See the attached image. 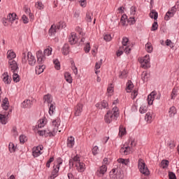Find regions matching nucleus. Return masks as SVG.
I'll list each match as a JSON object with an SVG mask.
<instances>
[{"mask_svg":"<svg viewBox=\"0 0 179 179\" xmlns=\"http://www.w3.org/2000/svg\"><path fill=\"white\" fill-rule=\"evenodd\" d=\"M107 172V166L102 165L101 167H99V169L96 172V174L98 177H103L104 176V173Z\"/></svg>","mask_w":179,"mask_h":179,"instance_id":"obj_11","label":"nucleus"},{"mask_svg":"<svg viewBox=\"0 0 179 179\" xmlns=\"http://www.w3.org/2000/svg\"><path fill=\"white\" fill-rule=\"evenodd\" d=\"M13 80L14 82H15V83H17V82H20V76L17 75V72L13 73Z\"/></svg>","mask_w":179,"mask_h":179,"instance_id":"obj_32","label":"nucleus"},{"mask_svg":"<svg viewBox=\"0 0 179 179\" xmlns=\"http://www.w3.org/2000/svg\"><path fill=\"white\" fill-rule=\"evenodd\" d=\"M52 132L53 134H55L56 132H58V122H57V120H54L52 121Z\"/></svg>","mask_w":179,"mask_h":179,"instance_id":"obj_28","label":"nucleus"},{"mask_svg":"<svg viewBox=\"0 0 179 179\" xmlns=\"http://www.w3.org/2000/svg\"><path fill=\"white\" fill-rule=\"evenodd\" d=\"M8 148L10 153H13L16 151V148L15 147V144H13V143H9Z\"/></svg>","mask_w":179,"mask_h":179,"instance_id":"obj_38","label":"nucleus"},{"mask_svg":"<svg viewBox=\"0 0 179 179\" xmlns=\"http://www.w3.org/2000/svg\"><path fill=\"white\" fill-rule=\"evenodd\" d=\"M74 115L76 117H79L82 114V111H83V104L78 103L74 108Z\"/></svg>","mask_w":179,"mask_h":179,"instance_id":"obj_8","label":"nucleus"},{"mask_svg":"<svg viewBox=\"0 0 179 179\" xmlns=\"http://www.w3.org/2000/svg\"><path fill=\"white\" fill-rule=\"evenodd\" d=\"M35 7L37 9H39L40 10H41V9H44V4H43L41 1H37L35 4Z\"/></svg>","mask_w":179,"mask_h":179,"instance_id":"obj_37","label":"nucleus"},{"mask_svg":"<svg viewBox=\"0 0 179 179\" xmlns=\"http://www.w3.org/2000/svg\"><path fill=\"white\" fill-rule=\"evenodd\" d=\"M73 162H77V163H79L80 162V159L78 155L75 156L73 159L69 160V165L73 166Z\"/></svg>","mask_w":179,"mask_h":179,"instance_id":"obj_34","label":"nucleus"},{"mask_svg":"<svg viewBox=\"0 0 179 179\" xmlns=\"http://www.w3.org/2000/svg\"><path fill=\"white\" fill-rule=\"evenodd\" d=\"M129 24H135L136 23V20H135V17H130L129 19H127Z\"/></svg>","mask_w":179,"mask_h":179,"instance_id":"obj_50","label":"nucleus"},{"mask_svg":"<svg viewBox=\"0 0 179 179\" xmlns=\"http://www.w3.org/2000/svg\"><path fill=\"white\" fill-rule=\"evenodd\" d=\"M2 78H3V81L4 82V83H6V85L10 84L11 78L9 76V75L8 74V72L3 73L2 74Z\"/></svg>","mask_w":179,"mask_h":179,"instance_id":"obj_14","label":"nucleus"},{"mask_svg":"<svg viewBox=\"0 0 179 179\" xmlns=\"http://www.w3.org/2000/svg\"><path fill=\"white\" fill-rule=\"evenodd\" d=\"M103 40H105V41H111V35L110 34L104 35Z\"/></svg>","mask_w":179,"mask_h":179,"instance_id":"obj_59","label":"nucleus"},{"mask_svg":"<svg viewBox=\"0 0 179 179\" xmlns=\"http://www.w3.org/2000/svg\"><path fill=\"white\" fill-rule=\"evenodd\" d=\"M176 12H177V7H176V6H174L171 8V10H169L166 13V14L164 17L165 20H169L170 19V17H173V16H174V15H176Z\"/></svg>","mask_w":179,"mask_h":179,"instance_id":"obj_7","label":"nucleus"},{"mask_svg":"<svg viewBox=\"0 0 179 179\" xmlns=\"http://www.w3.org/2000/svg\"><path fill=\"white\" fill-rule=\"evenodd\" d=\"M124 155H129L132 152V148L129 146L124 147Z\"/></svg>","mask_w":179,"mask_h":179,"instance_id":"obj_45","label":"nucleus"},{"mask_svg":"<svg viewBox=\"0 0 179 179\" xmlns=\"http://www.w3.org/2000/svg\"><path fill=\"white\" fill-rule=\"evenodd\" d=\"M37 62L39 65L44 64L45 61V55L43 54V50H38L36 52Z\"/></svg>","mask_w":179,"mask_h":179,"instance_id":"obj_6","label":"nucleus"},{"mask_svg":"<svg viewBox=\"0 0 179 179\" xmlns=\"http://www.w3.org/2000/svg\"><path fill=\"white\" fill-rule=\"evenodd\" d=\"M55 136V133H53V131H47L46 130H45V134H44V136L45 138H47L48 136Z\"/></svg>","mask_w":179,"mask_h":179,"instance_id":"obj_49","label":"nucleus"},{"mask_svg":"<svg viewBox=\"0 0 179 179\" xmlns=\"http://www.w3.org/2000/svg\"><path fill=\"white\" fill-rule=\"evenodd\" d=\"M16 16H17V15L15 13H9L7 16V18H6V19H7V20L8 22H10V23H13V22H15V20L17 19Z\"/></svg>","mask_w":179,"mask_h":179,"instance_id":"obj_19","label":"nucleus"},{"mask_svg":"<svg viewBox=\"0 0 179 179\" xmlns=\"http://www.w3.org/2000/svg\"><path fill=\"white\" fill-rule=\"evenodd\" d=\"M169 113L170 117H174L177 114V109L174 106H172L170 108Z\"/></svg>","mask_w":179,"mask_h":179,"instance_id":"obj_29","label":"nucleus"},{"mask_svg":"<svg viewBox=\"0 0 179 179\" xmlns=\"http://www.w3.org/2000/svg\"><path fill=\"white\" fill-rule=\"evenodd\" d=\"M22 20L24 24L29 23V18H27V16L24 15H22Z\"/></svg>","mask_w":179,"mask_h":179,"instance_id":"obj_58","label":"nucleus"},{"mask_svg":"<svg viewBox=\"0 0 179 179\" xmlns=\"http://www.w3.org/2000/svg\"><path fill=\"white\" fill-rule=\"evenodd\" d=\"M92 19V15H90V13L89 12H87L86 17H85L86 22H87V23H91Z\"/></svg>","mask_w":179,"mask_h":179,"instance_id":"obj_47","label":"nucleus"},{"mask_svg":"<svg viewBox=\"0 0 179 179\" xmlns=\"http://www.w3.org/2000/svg\"><path fill=\"white\" fill-rule=\"evenodd\" d=\"M145 121H147V122H152V116L150 115V113H146L145 116Z\"/></svg>","mask_w":179,"mask_h":179,"instance_id":"obj_42","label":"nucleus"},{"mask_svg":"<svg viewBox=\"0 0 179 179\" xmlns=\"http://www.w3.org/2000/svg\"><path fill=\"white\" fill-rule=\"evenodd\" d=\"M22 64H26L27 62V56H26V53H22Z\"/></svg>","mask_w":179,"mask_h":179,"instance_id":"obj_60","label":"nucleus"},{"mask_svg":"<svg viewBox=\"0 0 179 179\" xmlns=\"http://www.w3.org/2000/svg\"><path fill=\"white\" fill-rule=\"evenodd\" d=\"M177 97V89L173 88L171 94V100H174Z\"/></svg>","mask_w":179,"mask_h":179,"instance_id":"obj_39","label":"nucleus"},{"mask_svg":"<svg viewBox=\"0 0 179 179\" xmlns=\"http://www.w3.org/2000/svg\"><path fill=\"white\" fill-rule=\"evenodd\" d=\"M75 145V138L73 136H70L67 139V146L68 148H73V145Z\"/></svg>","mask_w":179,"mask_h":179,"instance_id":"obj_18","label":"nucleus"},{"mask_svg":"<svg viewBox=\"0 0 179 179\" xmlns=\"http://www.w3.org/2000/svg\"><path fill=\"white\" fill-rule=\"evenodd\" d=\"M8 64L10 65V69H11L13 73L17 72V69H19V66H17V62L15 60L8 61Z\"/></svg>","mask_w":179,"mask_h":179,"instance_id":"obj_10","label":"nucleus"},{"mask_svg":"<svg viewBox=\"0 0 179 179\" xmlns=\"http://www.w3.org/2000/svg\"><path fill=\"white\" fill-rule=\"evenodd\" d=\"M34 157H38L40 155H41V151L38 150V147L36 148V150L34 151L33 152Z\"/></svg>","mask_w":179,"mask_h":179,"instance_id":"obj_41","label":"nucleus"},{"mask_svg":"<svg viewBox=\"0 0 179 179\" xmlns=\"http://www.w3.org/2000/svg\"><path fill=\"white\" fill-rule=\"evenodd\" d=\"M27 139L26 138V136L24 135H21L20 136V143H24Z\"/></svg>","mask_w":179,"mask_h":179,"instance_id":"obj_56","label":"nucleus"},{"mask_svg":"<svg viewBox=\"0 0 179 179\" xmlns=\"http://www.w3.org/2000/svg\"><path fill=\"white\" fill-rule=\"evenodd\" d=\"M123 51H124L126 54H129V52H131V48H129V46H124Z\"/></svg>","mask_w":179,"mask_h":179,"instance_id":"obj_63","label":"nucleus"},{"mask_svg":"<svg viewBox=\"0 0 179 179\" xmlns=\"http://www.w3.org/2000/svg\"><path fill=\"white\" fill-rule=\"evenodd\" d=\"M56 163H57V165L55 166V167H56V169H59L61 164H62V158H61V157L57 158Z\"/></svg>","mask_w":179,"mask_h":179,"instance_id":"obj_48","label":"nucleus"},{"mask_svg":"<svg viewBox=\"0 0 179 179\" xmlns=\"http://www.w3.org/2000/svg\"><path fill=\"white\" fill-rule=\"evenodd\" d=\"M99 150V147L97 145H95L93 148H92V154L94 155V156H96V155H97V152Z\"/></svg>","mask_w":179,"mask_h":179,"instance_id":"obj_61","label":"nucleus"},{"mask_svg":"<svg viewBox=\"0 0 179 179\" xmlns=\"http://www.w3.org/2000/svg\"><path fill=\"white\" fill-rule=\"evenodd\" d=\"M96 107L101 108V109L107 108L108 107V103L107 102V101L103 100L102 102H101V104L96 103Z\"/></svg>","mask_w":179,"mask_h":179,"instance_id":"obj_20","label":"nucleus"},{"mask_svg":"<svg viewBox=\"0 0 179 179\" xmlns=\"http://www.w3.org/2000/svg\"><path fill=\"white\" fill-rule=\"evenodd\" d=\"M124 54V47H120V49L117 51V57H121Z\"/></svg>","mask_w":179,"mask_h":179,"instance_id":"obj_44","label":"nucleus"},{"mask_svg":"<svg viewBox=\"0 0 179 179\" xmlns=\"http://www.w3.org/2000/svg\"><path fill=\"white\" fill-rule=\"evenodd\" d=\"M169 160L164 159L161 162V166L162 167V169H167V167H169Z\"/></svg>","mask_w":179,"mask_h":179,"instance_id":"obj_35","label":"nucleus"},{"mask_svg":"<svg viewBox=\"0 0 179 179\" xmlns=\"http://www.w3.org/2000/svg\"><path fill=\"white\" fill-rule=\"evenodd\" d=\"M59 172V169L57 168V166H53V170L52 171L50 178L54 179L58 177V173Z\"/></svg>","mask_w":179,"mask_h":179,"instance_id":"obj_16","label":"nucleus"},{"mask_svg":"<svg viewBox=\"0 0 179 179\" xmlns=\"http://www.w3.org/2000/svg\"><path fill=\"white\" fill-rule=\"evenodd\" d=\"M69 43H70L71 45L78 43V38L76 37V34H75V32L71 33V36L69 37Z\"/></svg>","mask_w":179,"mask_h":179,"instance_id":"obj_13","label":"nucleus"},{"mask_svg":"<svg viewBox=\"0 0 179 179\" xmlns=\"http://www.w3.org/2000/svg\"><path fill=\"white\" fill-rule=\"evenodd\" d=\"M169 179H177V176H176V173H174V172L169 171Z\"/></svg>","mask_w":179,"mask_h":179,"instance_id":"obj_55","label":"nucleus"},{"mask_svg":"<svg viewBox=\"0 0 179 179\" xmlns=\"http://www.w3.org/2000/svg\"><path fill=\"white\" fill-rule=\"evenodd\" d=\"M130 13L131 16H135V15L136 14V7L131 6L130 8Z\"/></svg>","mask_w":179,"mask_h":179,"instance_id":"obj_52","label":"nucleus"},{"mask_svg":"<svg viewBox=\"0 0 179 179\" xmlns=\"http://www.w3.org/2000/svg\"><path fill=\"white\" fill-rule=\"evenodd\" d=\"M110 179H123L124 172L120 168L113 169L109 173Z\"/></svg>","mask_w":179,"mask_h":179,"instance_id":"obj_2","label":"nucleus"},{"mask_svg":"<svg viewBox=\"0 0 179 179\" xmlns=\"http://www.w3.org/2000/svg\"><path fill=\"white\" fill-rule=\"evenodd\" d=\"M86 165L83 162H78L76 164V166L78 168V171L80 173L85 171V167Z\"/></svg>","mask_w":179,"mask_h":179,"instance_id":"obj_17","label":"nucleus"},{"mask_svg":"<svg viewBox=\"0 0 179 179\" xmlns=\"http://www.w3.org/2000/svg\"><path fill=\"white\" fill-rule=\"evenodd\" d=\"M124 135H127V129L124 128L122 125H120L119 127V136L122 138Z\"/></svg>","mask_w":179,"mask_h":179,"instance_id":"obj_25","label":"nucleus"},{"mask_svg":"<svg viewBox=\"0 0 179 179\" xmlns=\"http://www.w3.org/2000/svg\"><path fill=\"white\" fill-rule=\"evenodd\" d=\"M51 52H52V48L45 49V50L43 51V54H44L45 55H48V56L51 55Z\"/></svg>","mask_w":179,"mask_h":179,"instance_id":"obj_46","label":"nucleus"},{"mask_svg":"<svg viewBox=\"0 0 179 179\" xmlns=\"http://www.w3.org/2000/svg\"><path fill=\"white\" fill-rule=\"evenodd\" d=\"M44 69H45V66H38L36 67V73L37 75H40L41 73H43L44 72Z\"/></svg>","mask_w":179,"mask_h":179,"instance_id":"obj_26","label":"nucleus"},{"mask_svg":"<svg viewBox=\"0 0 179 179\" xmlns=\"http://www.w3.org/2000/svg\"><path fill=\"white\" fill-rule=\"evenodd\" d=\"M12 133L14 136H17V128L16 127H13L12 129Z\"/></svg>","mask_w":179,"mask_h":179,"instance_id":"obj_64","label":"nucleus"},{"mask_svg":"<svg viewBox=\"0 0 179 179\" xmlns=\"http://www.w3.org/2000/svg\"><path fill=\"white\" fill-rule=\"evenodd\" d=\"M22 108H30L31 107V101L27 99L22 103Z\"/></svg>","mask_w":179,"mask_h":179,"instance_id":"obj_22","label":"nucleus"},{"mask_svg":"<svg viewBox=\"0 0 179 179\" xmlns=\"http://www.w3.org/2000/svg\"><path fill=\"white\" fill-rule=\"evenodd\" d=\"M43 100H45V101H47V103H51V97H50V95H45L43 97Z\"/></svg>","mask_w":179,"mask_h":179,"instance_id":"obj_62","label":"nucleus"},{"mask_svg":"<svg viewBox=\"0 0 179 179\" xmlns=\"http://www.w3.org/2000/svg\"><path fill=\"white\" fill-rule=\"evenodd\" d=\"M156 94H157L156 91H153L148 96V102L149 106H152V104H153V101H155V96H156Z\"/></svg>","mask_w":179,"mask_h":179,"instance_id":"obj_12","label":"nucleus"},{"mask_svg":"<svg viewBox=\"0 0 179 179\" xmlns=\"http://www.w3.org/2000/svg\"><path fill=\"white\" fill-rule=\"evenodd\" d=\"M8 115H9V113L6 115V113H5L4 115L2 114L1 115V118H0V121L1 122V124H6V117H8Z\"/></svg>","mask_w":179,"mask_h":179,"instance_id":"obj_30","label":"nucleus"},{"mask_svg":"<svg viewBox=\"0 0 179 179\" xmlns=\"http://www.w3.org/2000/svg\"><path fill=\"white\" fill-rule=\"evenodd\" d=\"M27 60L29 62V64L31 65V66H34V65H36V57H34V56H33V54H31V52H27Z\"/></svg>","mask_w":179,"mask_h":179,"instance_id":"obj_9","label":"nucleus"},{"mask_svg":"<svg viewBox=\"0 0 179 179\" xmlns=\"http://www.w3.org/2000/svg\"><path fill=\"white\" fill-rule=\"evenodd\" d=\"M150 17L151 19H154V20H157V17H159V14L156 12V10H151L150 13Z\"/></svg>","mask_w":179,"mask_h":179,"instance_id":"obj_24","label":"nucleus"},{"mask_svg":"<svg viewBox=\"0 0 179 179\" xmlns=\"http://www.w3.org/2000/svg\"><path fill=\"white\" fill-rule=\"evenodd\" d=\"M64 78H65V80H66V82H68L69 83H72V77L71 76V73H65Z\"/></svg>","mask_w":179,"mask_h":179,"instance_id":"obj_33","label":"nucleus"},{"mask_svg":"<svg viewBox=\"0 0 179 179\" xmlns=\"http://www.w3.org/2000/svg\"><path fill=\"white\" fill-rule=\"evenodd\" d=\"M62 52L64 55H68L69 54V45L68 43H65L62 49Z\"/></svg>","mask_w":179,"mask_h":179,"instance_id":"obj_23","label":"nucleus"},{"mask_svg":"<svg viewBox=\"0 0 179 179\" xmlns=\"http://www.w3.org/2000/svg\"><path fill=\"white\" fill-rule=\"evenodd\" d=\"M127 71L125 70H124L123 71H120L119 78H120V79H122L123 78H127Z\"/></svg>","mask_w":179,"mask_h":179,"instance_id":"obj_53","label":"nucleus"},{"mask_svg":"<svg viewBox=\"0 0 179 179\" xmlns=\"http://www.w3.org/2000/svg\"><path fill=\"white\" fill-rule=\"evenodd\" d=\"M138 167L141 174H143L144 176H149L150 174L149 169H148V166H146V164H145L143 159H140L138 160Z\"/></svg>","mask_w":179,"mask_h":179,"instance_id":"obj_3","label":"nucleus"},{"mask_svg":"<svg viewBox=\"0 0 179 179\" xmlns=\"http://www.w3.org/2000/svg\"><path fill=\"white\" fill-rule=\"evenodd\" d=\"M126 92L127 93H131V90H132V87H134V84L131 80H129L127 83Z\"/></svg>","mask_w":179,"mask_h":179,"instance_id":"obj_27","label":"nucleus"},{"mask_svg":"<svg viewBox=\"0 0 179 179\" xmlns=\"http://www.w3.org/2000/svg\"><path fill=\"white\" fill-rule=\"evenodd\" d=\"M84 50L86 53L90 51V43H87V44L85 45V47L84 48Z\"/></svg>","mask_w":179,"mask_h":179,"instance_id":"obj_57","label":"nucleus"},{"mask_svg":"<svg viewBox=\"0 0 179 179\" xmlns=\"http://www.w3.org/2000/svg\"><path fill=\"white\" fill-rule=\"evenodd\" d=\"M54 110H55V106H54V105L51 103L49 108L50 115H52L54 114Z\"/></svg>","mask_w":179,"mask_h":179,"instance_id":"obj_51","label":"nucleus"},{"mask_svg":"<svg viewBox=\"0 0 179 179\" xmlns=\"http://www.w3.org/2000/svg\"><path fill=\"white\" fill-rule=\"evenodd\" d=\"M52 162H54V157H50L47 162L46 167H48V169H50V166H51V163H52Z\"/></svg>","mask_w":179,"mask_h":179,"instance_id":"obj_54","label":"nucleus"},{"mask_svg":"<svg viewBox=\"0 0 179 179\" xmlns=\"http://www.w3.org/2000/svg\"><path fill=\"white\" fill-rule=\"evenodd\" d=\"M145 50L148 52H152L153 51V46H152L151 43H147L145 44Z\"/></svg>","mask_w":179,"mask_h":179,"instance_id":"obj_36","label":"nucleus"},{"mask_svg":"<svg viewBox=\"0 0 179 179\" xmlns=\"http://www.w3.org/2000/svg\"><path fill=\"white\" fill-rule=\"evenodd\" d=\"M158 28L159 24H157V22H154L151 27V31H156V30H157Z\"/></svg>","mask_w":179,"mask_h":179,"instance_id":"obj_40","label":"nucleus"},{"mask_svg":"<svg viewBox=\"0 0 179 179\" xmlns=\"http://www.w3.org/2000/svg\"><path fill=\"white\" fill-rule=\"evenodd\" d=\"M54 25H52L50 29H49V34L50 36H52L54 33H57V29L59 30L60 29H64V27H66V24L64 21H60L59 22H58L57 26H55L54 29H52Z\"/></svg>","mask_w":179,"mask_h":179,"instance_id":"obj_4","label":"nucleus"},{"mask_svg":"<svg viewBox=\"0 0 179 179\" xmlns=\"http://www.w3.org/2000/svg\"><path fill=\"white\" fill-rule=\"evenodd\" d=\"M7 58L8 59H9V61H13V59L14 58H16V53H15V52L12 51V50H8L7 52Z\"/></svg>","mask_w":179,"mask_h":179,"instance_id":"obj_21","label":"nucleus"},{"mask_svg":"<svg viewBox=\"0 0 179 179\" xmlns=\"http://www.w3.org/2000/svg\"><path fill=\"white\" fill-rule=\"evenodd\" d=\"M53 64H55V69H57V71H59V69H61V63H59V61L57 59L53 60Z\"/></svg>","mask_w":179,"mask_h":179,"instance_id":"obj_31","label":"nucleus"},{"mask_svg":"<svg viewBox=\"0 0 179 179\" xmlns=\"http://www.w3.org/2000/svg\"><path fill=\"white\" fill-rule=\"evenodd\" d=\"M1 107L6 111L9 108V99L7 97L3 100Z\"/></svg>","mask_w":179,"mask_h":179,"instance_id":"obj_15","label":"nucleus"},{"mask_svg":"<svg viewBox=\"0 0 179 179\" xmlns=\"http://www.w3.org/2000/svg\"><path fill=\"white\" fill-rule=\"evenodd\" d=\"M140 63L144 69L150 68V57L149 55H146L143 59H141Z\"/></svg>","mask_w":179,"mask_h":179,"instance_id":"obj_5","label":"nucleus"},{"mask_svg":"<svg viewBox=\"0 0 179 179\" xmlns=\"http://www.w3.org/2000/svg\"><path fill=\"white\" fill-rule=\"evenodd\" d=\"M120 117V109L117 106L113 108L111 110H108L105 115V122L111 124L113 120L117 121V118Z\"/></svg>","mask_w":179,"mask_h":179,"instance_id":"obj_1","label":"nucleus"},{"mask_svg":"<svg viewBox=\"0 0 179 179\" xmlns=\"http://www.w3.org/2000/svg\"><path fill=\"white\" fill-rule=\"evenodd\" d=\"M129 41V39L128 38H127L126 36L123 37L122 41V47H127V44L128 43Z\"/></svg>","mask_w":179,"mask_h":179,"instance_id":"obj_43","label":"nucleus"}]
</instances>
